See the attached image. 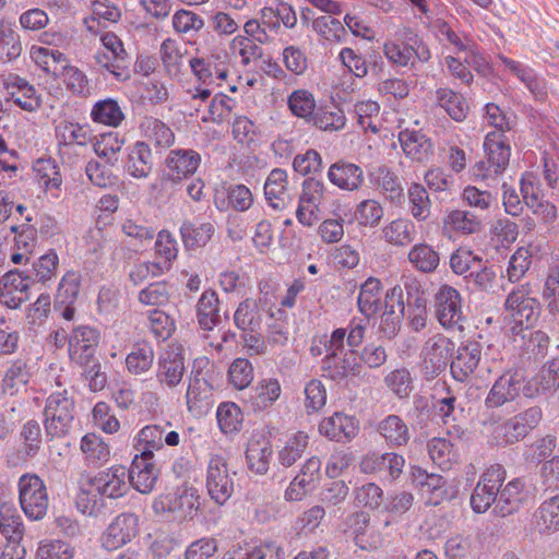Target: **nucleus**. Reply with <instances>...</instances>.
Wrapping results in <instances>:
<instances>
[{
    "label": "nucleus",
    "mask_w": 559,
    "mask_h": 559,
    "mask_svg": "<svg viewBox=\"0 0 559 559\" xmlns=\"http://www.w3.org/2000/svg\"><path fill=\"white\" fill-rule=\"evenodd\" d=\"M209 365L207 359L195 360L189 378L186 393L187 406L189 412L195 415H201L204 412L212 397L213 388L209 379Z\"/></svg>",
    "instance_id": "6e6552de"
},
{
    "label": "nucleus",
    "mask_w": 559,
    "mask_h": 559,
    "mask_svg": "<svg viewBox=\"0 0 559 559\" xmlns=\"http://www.w3.org/2000/svg\"><path fill=\"white\" fill-rule=\"evenodd\" d=\"M31 379L29 368L23 359H16L7 370L2 380V388L4 392L13 395L20 388L25 386Z\"/></svg>",
    "instance_id": "4d7b16f0"
},
{
    "label": "nucleus",
    "mask_w": 559,
    "mask_h": 559,
    "mask_svg": "<svg viewBox=\"0 0 559 559\" xmlns=\"http://www.w3.org/2000/svg\"><path fill=\"white\" fill-rule=\"evenodd\" d=\"M165 428L158 425H148L142 428L138 435L136 448L141 453L148 451V456L153 457L155 450L164 447Z\"/></svg>",
    "instance_id": "0e129e2a"
},
{
    "label": "nucleus",
    "mask_w": 559,
    "mask_h": 559,
    "mask_svg": "<svg viewBox=\"0 0 559 559\" xmlns=\"http://www.w3.org/2000/svg\"><path fill=\"white\" fill-rule=\"evenodd\" d=\"M483 346L478 342L462 343L451 357L450 371L455 381L465 382L474 373L481 358Z\"/></svg>",
    "instance_id": "dca6fc26"
},
{
    "label": "nucleus",
    "mask_w": 559,
    "mask_h": 559,
    "mask_svg": "<svg viewBox=\"0 0 559 559\" xmlns=\"http://www.w3.org/2000/svg\"><path fill=\"white\" fill-rule=\"evenodd\" d=\"M0 531L7 540H22L24 524L15 507L9 503L0 506Z\"/></svg>",
    "instance_id": "09e8293b"
},
{
    "label": "nucleus",
    "mask_w": 559,
    "mask_h": 559,
    "mask_svg": "<svg viewBox=\"0 0 559 559\" xmlns=\"http://www.w3.org/2000/svg\"><path fill=\"white\" fill-rule=\"evenodd\" d=\"M401 146L406 156L413 160L427 162L432 155V143L429 138L418 131H402L399 134Z\"/></svg>",
    "instance_id": "f704fd0d"
},
{
    "label": "nucleus",
    "mask_w": 559,
    "mask_h": 559,
    "mask_svg": "<svg viewBox=\"0 0 559 559\" xmlns=\"http://www.w3.org/2000/svg\"><path fill=\"white\" fill-rule=\"evenodd\" d=\"M81 287V276L75 271H68L61 278L56 298L55 307L61 308L63 304H74L78 299Z\"/></svg>",
    "instance_id": "13d9d810"
},
{
    "label": "nucleus",
    "mask_w": 559,
    "mask_h": 559,
    "mask_svg": "<svg viewBox=\"0 0 559 559\" xmlns=\"http://www.w3.org/2000/svg\"><path fill=\"white\" fill-rule=\"evenodd\" d=\"M128 471L124 466L118 465L100 471L90 479V485L100 496L117 499L127 493Z\"/></svg>",
    "instance_id": "f3484780"
},
{
    "label": "nucleus",
    "mask_w": 559,
    "mask_h": 559,
    "mask_svg": "<svg viewBox=\"0 0 559 559\" xmlns=\"http://www.w3.org/2000/svg\"><path fill=\"white\" fill-rule=\"evenodd\" d=\"M328 178L342 190L356 191L364 183V171L356 164L338 160L330 166Z\"/></svg>",
    "instance_id": "bb28decb"
},
{
    "label": "nucleus",
    "mask_w": 559,
    "mask_h": 559,
    "mask_svg": "<svg viewBox=\"0 0 559 559\" xmlns=\"http://www.w3.org/2000/svg\"><path fill=\"white\" fill-rule=\"evenodd\" d=\"M340 354L326 355L322 360V369L328 373V377L334 381H341L348 376H356L359 373L360 365L356 359V349L352 348L346 352L343 357Z\"/></svg>",
    "instance_id": "7c9ffc66"
},
{
    "label": "nucleus",
    "mask_w": 559,
    "mask_h": 559,
    "mask_svg": "<svg viewBox=\"0 0 559 559\" xmlns=\"http://www.w3.org/2000/svg\"><path fill=\"white\" fill-rule=\"evenodd\" d=\"M154 359L152 344L144 340L138 341L126 357V368L133 376H142L152 369Z\"/></svg>",
    "instance_id": "c9c22d12"
},
{
    "label": "nucleus",
    "mask_w": 559,
    "mask_h": 559,
    "mask_svg": "<svg viewBox=\"0 0 559 559\" xmlns=\"http://www.w3.org/2000/svg\"><path fill=\"white\" fill-rule=\"evenodd\" d=\"M105 50H98L94 59L96 63L107 70L119 82L131 78V58L123 48L121 39L114 33H105L100 37Z\"/></svg>",
    "instance_id": "7ed1b4c3"
},
{
    "label": "nucleus",
    "mask_w": 559,
    "mask_h": 559,
    "mask_svg": "<svg viewBox=\"0 0 559 559\" xmlns=\"http://www.w3.org/2000/svg\"><path fill=\"white\" fill-rule=\"evenodd\" d=\"M407 197L412 216L419 222L426 221L430 216L431 202L425 187L413 182L407 190Z\"/></svg>",
    "instance_id": "5fc2aeb1"
},
{
    "label": "nucleus",
    "mask_w": 559,
    "mask_h": 559,
    "mask_svg": "<svg viewBox=\"0 0 559 559\" xmlns=\"http://www.w3.org/2000/svg\"><path fill=\"white\" fill-rule=\"evenodd\" d=\"M382 285L378 278L369 277L360 287L358 296L359 311L370 318L381 309V292Z\"/></svg>",
    "instance_id": "c03bdc74"
},
{
    "label": "nucleus",
    "mask_w": 559,
    "mask_h": 559,
    "mask_svg": "<svg viewBox=\"0 0 559 559\" xmlns=\"http://www.w3.org/2000/svg\"><path fill=\"white\" fill-rule=\"evenodd\" d=\"M80 448L84 454L85 463L94 467L107 463L110 457L109 444L96 433L85 435L81 439Z\"/></svg>",
    "instance_id": "ea45409f"
},
{
    "label": "nucleus",
    "mask_w": 559,
    "mask_h": 559,
    "mask_svg": "<svg viewBox=\"0 0 559 559\" xmlns=\"http://www.w3.org/2000/svg\"><path fill=\"white\" fill-rule=\"evenodd\" d=\"M504 479L506 469L502 465L495 464L486 469L471 496V507L476 513H484L497 503L499 489Z\"/></svg>",
    "instance_id": "9d476101"
},
{
    "label": "nucleus",
    "mask_w": 559,
    "mask_h": 559,
    "mask_svg": "<svg viewBox=\"0 0 559 559\" xmlns=\"http://www.w3.org/2000/svg\"><path fill=\"white\" fill-rule=\"evenodd\" d=\"M542 297L548 311L556 316V310L559 309V263L549 267Z\"/></svg>",
    "instance_id": "774afa93"
},
{
    "label": "nucleus",
    "mask_w": 559,
    "mask_h": 559,
    "mask_svg": "<svg viewBox=\"0 0 559 559\" xmlns=\"http://www.w3.org/2000/svg\"><path fill=\"white\" fill-rule=\"evenodd\" d=\"M521 372L509 370L502 373L489 390L485 404L488 408H498L515 401L520 396Z\"/></svg>",
    "instance_id": "aec40b11"
},
{
    "label": "nucleus",
    "mask_w": 559,
    "mask_h": 559,
    "mask_svg": "<svg viewBox=\"0 0 559 559\" xmlns=\"http://www.w3.org/2000/svg\"><path fill=\"white\" fill-rule=\"evenodd\" d=\"M201 156L193 150H171L165 159V171L162 175V182L177 185L183 179L192 176L199 168Z\"/></svg>",
    "instance_id": "ddd939ff"
},
{
    "label": "nucleus",
    "mask_w": 559,
    "mask_h": 559,
    "mask_svg": "<svg viewBox=\"0 0 559 559\" xmlns=\"http://www.w3.org/2000/svg\"><path fill=\"white\" fill-rule=\"evenodd\" d=\"M408 261L421 273H432L440 263L439 252L428 243H417L408 252Z\"/></svg>",
    "instance_id": "de8ad7c7"
},
{
    "label": "nucleus",
    "mask_w": 559,
    "mask_h": 559,
    "mask_svg": "<svg viewBox=\"0 0 559 559\" xmlns=\"http://www.w3.org/2000/svg\"><path fill=\"white\" fill-rule=\"evenodd\" d=\"M4 87L8 94L7 99L12 100L22 110L34 112L41 107V95L25 79L10 75L4 82Z\"/></svg>",
    "instance_id": "a211bd4d"
},
{
    "label": "nucleus",
    "mask_w": 559,
    "mask_h": 559,
    "mask_svg": "<svg viewBox=\"0 0 559 559\" xmlns=\"http://www.w3.org/2000/svg\"><path fill=\"white\" fill-rule=\"evenodd\" d=\"M309 443V437L302 431L293 435L285 443L284 448L278 452V462L289 467L299 460L306 451Z\"/></svg>",
    "instance_id": "6e6d98bb"
},
{
    "label": "nucleus",
    "mask_w": 559,
    "mask_h": 559,
    "mask_svg": "<svg viewBox=\"0 0 559 559\" xmlns=\"http://www.w3.org/2000/svg\"><path fill=\"white\" fill-rule=\"evenodd\" d=\"M216 417L218 426L224 433H231L241 429L242 412L233 402L222 403L217 408Z\"/></svg>",
    "instance_id": "052dcab7"
},
{
    "label": "nucleus",
    "mask_w": 559,
    "mask_h": 559,
    "mask_svg": "<svg viewBox=\"0 0 559 559\" xmlns=\"http://www.w3.org/2000/svg\"><path fill=\"white\" fill-rule=\"evenodd\" d=\"M543 412L538 406H532L507 419L493 431L497 443L512 445L524 440L542 421Z\"/></svg>",
    "instance_id": "39448f33"
},
{
    "label": "nucleus",
    "mask_w": 559,
    "mask_h": 559,
    "mask_svg": "<svg viewBox=\"0 0 559 559\" xmlns=\"http://www.w3.org/2000/svg\"><path fill=\"white\" fill-rule=\"evenodd\" d=\"M99 343V332L88 325L75 328L69 337V356L80 366H87L93 361L96 347Z\"/></svg>",
    "instance_id": "4468645a"
},
{
    "label": "nucleus",
    "mask_w": 559,
    "mask_h": 559,
    "mask_svg": "<svg viewBox=\"0 0 559 559\" xmlns=\"http://www.w3.org/2000/svg\"><path fill=\"white\" fill-rule=\"evenodd\" d=\"M57 138L62 153L73 145L86 146L93 140L87 126L67 121L57 127Z\"/></svg>",
    "instance_id": "58836bf2"
},
{
    "label": "nucleus",
    "mask_w": 559,
    "mask_h": 559,
    "mask_svg": "<svg viewBox=\"0 0 559 559\" xmlns=\"http://www.w3.org/2000/svg\"><path fill=\"white\" fill-rule=\"evenodd\" d=\"M437 103L455 121H463L468 112L466 99L459 93L440 87L436 91Z\"/></svg>",
    "instance_id": "49530a36"
},
{
    "label": "nucleus",
    "mask_w": 559,
    "mask_h": 559,
    "mask_svg": "<svg viewBox=\"0 0 559 559\" xmlns=\"http://www.w3.org/2000/svg\"><path fill=\"white\" fill-rule=\"evenodd\" d=\"M29 280L20 272H8L0 280V302L17 309L28 298Z\"/></svg>",
    "instance_id": "4be33fe9"
},
{
    "label": "nucleus",
    "mask_w": 559,
    "mask_h": 559,
    "mask_svg": "<svg viewBox=\"0 0 559 559\" xmlns=\"http://www.w3.org/2000/svg\"><path fill=\"white\" fill-rule=\"evenodd\" d=\"M234 323L242 332H257L261 329L262 314L254 299L247 298L238 305Z\"/></svg>",
    "instance_id": "37998d69"
},
{
    "label": "nucleus",
    "mask_w": 559,
    "mask_h": 559,
    "mask_svg": "<svg viewBox=\"0 0 559 559\" xmlns=\"http://www.w3.org/2000/svg\"><path fill=\"white\" fill-rule=\"evenodd\" d=\"M215 227L211 222H185L180 227L183 245L189 250L204 247L213 237Z\"/></svg>",
    "instance_id": "a19ab883"
},
{
    "label": "nucleus",
    "mask_w": 559,
    "mask_h": 559,
    "mask_svg": "<svg viewBox=\"0 0 559 559\" xmlns=\"http://www.w3.org/2000/svg\"><path fill=\"white\" fill-rule=\"evenodd\" d=\"M484 148L486 158L495 169L493 174H501L509 164L511 150L502 132H491L485 138Z\"/></svg>",
    "instance_id": "473e14b6"
},
{
    "label": "nucleus",
    "mask_w": 559,
    "mask_h": 559,
    "mask_svg": "<svg viewBox=\"0 0 559 559\" xmlns=\"http://www.w3.org/2000/svg\"><path fill=\"white\" fill-rule=\"evenodd\" d=\"M193 74L203 84L210 85L215 79L225 80L228 69L224 62H216L214 58H192L189 61Z\"/></svg>",
    "instance_id": "79ce46f5"
},
{
    "label": "nucleus",
    "mask_w": 559,
    "mask_h": 559,
    "mask_svg": "<svg viewBox=\"0 0 559 559\" xmlns=\"http://www.w3.org/2000/svg\"><path fill=\"white\" fill-rule=\"evenodd\" d=\"M153 155L146 141H136L130 148L124 169L135 179H146L153 169Z\"/></svg>",
    "instance_id": "c756f323"
},
{
    "label": "nucleus",
    "mask_w": 559,
    "mask_h": 559,
    "mask_svg": "<svg viewBox=\"0 0 559 559\" xmlns=\"http://www.w3.org/2000/svg\"><path fill=\"white\" fill-rule=\"evenodd\" d=\"M58 264V254L53 250H49L33 263V269L26 276L32 282L45 284L55 276Z\"/></svg>",
    "instance_id": "bf43d9fd"
},
{
    "label": "nucleus",
    "mask_w": 559,
    "mask_h": 559,
    "mask_svg": "<svg viewBox=\"0 0 559 559\" xmlns=\"http://www.w3.org/2000/svg\"><path fill=\"white\" fill-rule=\"evenodd\" d=\"M359 431L358 420L342 412L324 417L319 425V432L331 441L346 443Z\"/></svg>",
    "instance_id": "6ab92c4d"
},
{
    "label": "nucleus",
    "mask_w": 559,
    "mask_h": 559,
    "mask_svg": "<svg viewBox=\"0 0 559 559\" xmlns=\"http://www.w3.org/2000/svg\"><path fill=\"white\" fill-rule=\"evenodd\" d=\"M322 131H338L345 127L346 118L337 107H320L312 115L310 122Z\"/></svg>",
    "instance_id": "864d4df0"
},
{
    "label": "nucleus",
    "mask_w": 559,
    "mask_h": 559,
    "mask_svg": "<svg viewBox=\"0 0 559 559\" xmlns=\"http://www.w3.org/2000/svg\"><path fill=\"white\" fill-rule=\"evenodd\" d=\"M444 224L451 230L471 235L479 233L481 229V219L471 211L453 210L444 218Z\"/></svg>",
    "instance_id": "8fccbe9b"
},
{
    "label": "nucleus",
    "mask_w": 559,
    "mask_h": 559,
    "mask_svg": "<svg viewBox=\"0 0 559 559\" xmlns=\"http://www.w3.org/2000/svg\"><path fill=\"white\" fill-rule=\"evenodd\" d=\"M455 349V343L445 335L437 333L430 336L420 352V369L425 380L439 377L448 367Z\"/></svg>",
    "instance_id": "f03ea898"
},
{
    "label": "nucleus",
    "mask_w": 559,
    "mask_h": 559,
    "mask_svg": "<svg viewBox=\"0 0 559 559\" xmlns=\"http://www.w3.org/2000/svg\"><path fill=\"white\" fill-rule=\"evenodd\" d=\"M498 59L527 87V90L534 95L536 99H546V83L542 78L537 76V74L531 68L503 55H499Z\"/></svg>",
    "instance_id": "c85d7f7f"
},
{
    "label": "nucleus",
    "mask_w": 559,
    "mask_h": 559,
    "mask_svg": "<svg viewBox=\"0 0 559 559\" xmlns=\"http://www.w3.org/2000/svg\"><path fill=\"white\" fill-rule=\"evenodd\" d=\"M205 486L210 498L223 506L234 492V480L227 461L221 455H212L207 463Z\"/></svg>",
    "instance_id": "f8f14e48"
},
{
    "label": "nucleus",
    "mask_w": 559,
    "mask_h": 559,
    "mask_svg": "<svg viewBox=\"0 0 559 559\" xmlns=\"http://www.w3.org/2000/svg\"><path fill=\"white\" fill-rule=\"evenodd\" d=\"M19 498L24 514L32 521L45 518L49 498L44 480L36 474H24L19 479Z\"/></svg>",
    "instance_id": "20e7f679"
},
{
    "label": "nucleus",
    "mask_w": 559,
    "mask_h": 559,
    "mask_svg": "<svg viewBox=\"0 0 559 559\" xmlns=\"http://www.w3.org/2000/svg\"><path fill=\"white\" fill-rule=\"evenodd\" d=\"M197 318L204 331H211L219 324V300L215 290L206 289L202 293L197 304Z\"/></svg>",
    "instance_id": "e433bc0d"
},
{
    "label": "nucleus",
    "mask_w": 559,
    "mask_h": 559,
    "mask_svg": "<svg viewBox=\"0 0 559 559\" xmlns=\"http://www.w3.org/2000/svg\"><path fill=\"white\" fill-rule=\"evenodd\" d=\"M537 524L543 532L559 531V495L544 501L538 508Z\"/></svg>",
    "instance_id": "e2e57ef3"
},
{
    "label": "nucleus",
    "mask_w": 559,
    "mask_h": 559,
    "mask_svg": "<svg viewBox=\"0 0 559 559\" xmlns=\"http://www.w3.org/2000/svg\"><path fill=\"white\" fill-rule=\"evenodd\" d=\"M377 432L392 449L407 445L411 440V430L407 424L399 415H388L377 425Z\"/></svg>",
    "instance_id": "a878e982"
},
{
    "label": "nucleus",
    "mask_w": 559,
    "mask_h": 559,
    "mask_svg": "<svg viewBox=\"0 0 559 559\" xmlns=\"http://www.w3.org/2000/svg\"><path fill=\"white\" fill-rule=\"evenodd\" d=\"M186 372V359L182 347L168 345L157 357L155 378L162 388H177Z\"/></svg>",
    "instance_id": "9b49d317"
},
{
    "label": "nucleus",
    "mask_w": 559,
    "mask_h": 559,
    "mask_svg": "<svg viewBox=\"0 0 559 559\" xmlns=\"http://www.w3.org/2000/svg\"><path fill=\"white\" fill-rule=\"evenodd\" d=\"M530 284H522L513 288L504 301V310L512 321L526 329L533 326L540 312L539 301L530 296Z\"/></svg>",
    "instance_id": "423d86ee"
},
{
    "label": "nucleus",
    "mask_w": 559,
    "mask_h": 559,
    "mask_svg": "<svg viewBox=\"0 0 559 559\" xmlns=\"http://www.w3.org/2000/svg\"><path fill=\"white\" fill-rule=\"evenodd\" d=\"M526 501L524 483L515 478L499 489L493 512L500 516H508L518 512Z\"/></svg>",
    "instance_id": "cd10ccee"
},
{
    "label": "nucleus",
    "mask_w": 559,
    "mask_h": 559,
    "mask_svg": "<svg viewBox=\"0 0 559 559\" xmlns=\"http://www.w3.org/2000/svg\"><path fill=\"white\" fill-rule=\"evenodd\" d=\"M272 447L265 439L250 440L246 451V459L250 471L263 475L267 472Z\"/></svg>",
    "instance_id": "a18cd8bd"
},
{
    "label": "nucleus",
    "mask_w": 559,
    "mask_h": 559,
    "mask_svg": "<svg viewBox=\"0 0 559 559\" xmlns=\"http://www.w3.org/2000/svg\"><path fill=\"white\" fill-rule=\"evenodd\" d=\"M382 233L386 242L404 247L414 240L415 226L409 219L397 218L385 225Z\"/></svg>",
    "instance_id": "603ef678"
},
{
    "label": "nucleus",
    "mask_w": 559,
    "mask_h": 559,
    "mask_svg": "<svg viewBox=\"0 0 559 559\" xmlns=\"http://www.w3.org/2000/svg\"><path fill=\"white\" fill-rule=\"evenodd\" d=\"M429 457L441 471H451L460 463L455 445L445 438H432L427 442Z\"/></svg>",
    "instance_id": "72a5a7b5"
},
{
    "label": "nucleus",
    "mask_w": 559,
    "mask_h": 559,
    "mask_svg": "<svg viewBox=\"0 0 559 559\" xmlns=\"http://www.w3.org/2000/svg\"><path fill=\"white\" fill-rule=\"evenodd\" d=\"M366 325L360 321L356 322L353 320L348 329H336L332 332L330 337L324 341V348L328 353L326 355L332 354H342L344 350V342L346 337V343L350 348H356L360 346L365 338Z\"/></svg>",
    "instance_id": "393cba45"
},
{
    "label": "nucleus",
    "mask_w": 559,
    "mask_h": 559,
    "mask_svg": "<svg viewBox=\"0 0 559 559\" xmlns=\"http://www.w3.org/2000/svg\"><path fill=\"white\" fill-rule=\"evenodd\" d=\"M148 456V451L135 455L128 471L129 483L141 493H148L153 490L158 472Z\"/></svg>",
    "instance_id": "412c9836"
},
{
    "label": "nucleus",
    "mask_w": 559,
    "mask_h": 559,
    "mask_svg": "<svg viewBox=\"0 0 559 559\" xmlns=\"http://www.w3.org/2000/svg\"><path fill=\"white\" fill-rule=\"evenodd\" d=\"M201 506V497L194 487L182 485L173 492L162 496L154 503L158 511L169 512L180 520H192Z\"/></svg>",
    "instance_id": "0eeeda50"
},
{
    "label": "nucleus",
    "mask_w": 559,
    "mask_h": 559,
    "mask_svg": "<svg viewBox=\"0 0 559 559\" xmlns=\"http://www.w3.org/2000/svg\"><path fill=\"white\" fill-rule=\"evenodd\" d=\"M433 307L435 316L442 328L463 329L462 297L456 288L447 284L441 285L435 294Z\"/></svg>",
    "instance_id": "1a4fd4ad"
},
{
    "label": "nucleus",
    "mask_w": 559,
    "mask_h": 559,
    "mask_svg": "<svg viewBox=\"0 0 559 559\" xmlns=\"http://www.w3.org/2000/svg\"><path fill=\"white\" fill-rule=\"evenodd\" d=\"M288 108L296 117L310 122L316 109L313 95L307 90H296L288 97Z\"/></svg>",
    "instance_id": "680f3d73"
},
{
    "label": "nucleus",
    "mask_w": 559,
    "mask_h": 559,
    "mask_svg": "<svg viewBox=\"0 0 559 559\" xmlns=\"http://www.w3.org/2000/svg\"><path fill=\"white\" fill-rule=\"evenodd\" d=\"M140 131L156 148H168L175 142L173 130L162 120L152 116L142 119L140 122Z\"/></svg>",
    "instance_id": "4c0bfd02"
},
{
    "label": "nucleus",
    "mask_w": 559,
    "mask_h": 559,
    "mask_svg": "<svg viewBox=\"0 0 559 559\" xmlns=\"http://www.w3.org/2000/svg\"><path fill=\"white\" fill-rule=\"evenodd\" d=\"M371 180L377 189L392 203L404 202V189L397 177L386 165H381L370 174Z\"/></svg>",
    "instance_id": "2f4dec72"
},
{
    "label": "nucleus",
    "mask_w": 559,
    "mask_h": 559,
    "mask_svg": "<svg viewBox=\"0 0 559 559\" xmlns=\"http://www.w3.org/2000/svg\"><path fill=\"white\" fill-rule=\"evenodd\" d=\"M75 548L60 539H46L40 542L36 557L37 559H73Z\"/></svg>",
    "instance_id": "338daca9"
},
{
    "label": "nucleus",
    "mask_w": 559,
    "mask_h": 559,
    "mask_svg": "<svg viewBox=\"0 0 559 559\" xmlns=\"http://www.w3.org/2000/svg\"><path fill=\"white\" fill-rule=\"evenodd\" d=\"M91 117L94 122L115 128L124 120V114L120 105L112 98L98 100L92 108Z\"/></svg>",
    "instance_id": "3c124183"
},
{
    "label": "nucleus",
    "mask_w": 559,
    "mask_h": 559,
    "mask_svg": "<svg viewBox=\"0 0 559 559\" xmlns=\"http://www.w3.org/2000/svg\"><path fill=\"white\" fill-rule=\"evenodd\" d=\"M288 176L282 168H274L270 171L264 183V195L270 206L283 211L290 204L287 191Z\"/></svg>",
    "instance_id": "b1692460"
},
{
    "label": "nucleus",
    "mask_w": 559,
    "mask_h": 559,
    "mask_svg": "<svg viewBox=\"0 0 559 559\" xmlns=\"http://www.w3.org/2000/svg\"><path fill=\"white\" fill-rule=\"evenodd\" d=\"M139 520L133 513H121L108 525L102 536V545L108 550L130 543L138 534Z\"/></svg>",
    "instance_id": "2eb2a0df"
},
{
    "label": "nucleus",
    "mask_w": 559,
    "mask_h": 559,
    "mask_svg": "<svg viewBox=\"0 0 559 559\" xmlns=\"http://www.w3.org/2000/svg\"><path fill=\"white\" fill-rule=\"evenodd\" d=\"M44 428L48 441L70 435L75 421V402L67 390L51 393L44 407Z\"/></svg>",
    "instance_id": "f257e3e1"
},
{
    "label": "nucleus",
    "mask_w": 559,
    "mask_h": 559,
    "mask_svg": "<svg viewBox=\"0 0 559 559\" xmlns=\"http://www.w3.org/2000/svg\"><path fill=\"white\" fill-rule=\"evenodd\" d=\"M481 262V257L475 254L466 247H460L451 253L449 265L454 274L468 277L467 273Z\"/></svg>",
    "instance_id": "69168bd1"
},
{
    "label": "nucleus",
    "mask_w": 559,
    "mask_h": 559,
    "mask_svg": "<svg viewBox=\"0 0 559 559\" xmlns=\"http://www.w3.org/2000/svg\"><path fill=\"white\" fill-rule=\"evenodd\" d=\"M348 526L354 535L355 544L361 549H377L382 544V537L377 527L371 524L370 515L357 511L348 518Z\"/></svg>",
    "instance_id": "5701e85b"
}]
</instances>
